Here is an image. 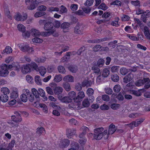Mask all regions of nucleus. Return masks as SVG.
<instances>
[{
	"label": "nucleus",
	"mask_w": 150,
	"mask_h": 150,
	"mask_svg": "<svg viewBox=\"0 0 150 150\" xmlns=\"http://www.w3.org/2000/svg\"><path fill=\"white\" fill-rule=\"evenodd\" d=\"M103 130L104 128L102 127L95 129L94 130L93 138L97 140H99L104 137L105 139H108V135L107 134V130H106L103 132Z\"/></svg>",
	"instance_id": "nucleus-1"
},
{
	"label": "nucleus",
	"mask_w": 150,
	"mask_h": 150,
	"mask_svg": "<svg viewBox=\"0 0 150 150\" xmlns=\"http://www.w3.org/2000/svg\"><path fill=\"white\" fill-rule=\"evenodd\" d=\"M31 33L32 35L35 37H39L40 35L42 36L47 37L51 34V32H40L38 30L32 28L31 30Z\"/></svg>",
	"instance_id": "nucleus-2"
},
{
	"label": "nucleus",
	"mask_w": 150,
	"mask_h": 150,
	"mask_svg": "<svg viewBox=\"0 0 150 150\" xmlns=\"http://www.w3.org/2000/svg\"><path fill=\"white\" fill-rule=\"evenodd\" d=\"M31 91L32 93H30V94L29 95L28 97L29 101L32 102L34 101L35 99L34 96H35L37 101L39 100L40 97L38 94V92L37 90L35 88H33L32 89Z\"/></svg>",
	"instance_id": "nucleus-3"
},
{
	"label": "nucleus",
	"mask_w": 150,
	"mask_h": 150,
	"mask_svg": "<svg viewBox=\"0 0 150 150\" xmlns=\"http://www.w3.org/2000/svg\"><path fill=\"white\" fill-rule=\"evenodd\" d=\"M25 2L27 5H28V8L30 10H33L37 6L39 3L37 0H25Z\"/></svg>",
	"instance_id": "nucleus-4"
},
{
	"label": "nucleus",
	"mask_w": 150,
	"mask_h": 150,
	"mask_svg": "<svg viewBox=\"0 0 150 150\" xmlns=\"http://www.w3.org/2000/svg\"><path fill=\"white\" fill-rule=\"evenodd\" d=\"M84 26L81 23H78L74 28V32L76 34L82 35L83 33Z\"/></svg>",
	"instance_id": "nucleus-5"
},
{
	"label": "nucleus",
	"mask_w": 150,
	"mask_h": 150,
	"mask_svg": "<svg viewBox=\"0 0 150 150\" xmlns=\"http://www.w3.org/2000/svg\"><path fill=\"white\" fill-rule=\"evenodd\" d=\"M19 47L21 50L23 52H27L30 54H32L34 52L33 49L30 47L28 45H20Z\"/></svg>",
	"instance_id": "nucleus-6"
},
{
	"label": "nucleus",
	"mask_w": 150,
	"mask_h": 150,
	"mask_svg": "<svg viewBox=\"0 0 150 150\" xmlns=\"http://www.w3.org/2000/svg\"><path fill=\"white\" fill-rule=\"evenodd\" d=\"M8 73L7 69V65L6 64H2L0 70V76H5L8 74Z\"/></svg>",
	"instance_id": "nucleus-7"
},
{
	"label": "nucleus",
	"mask_w": 150,
	"mask_h": 150,
	"mask_svg": "<svg viewBox=\"0 0 150 150\" xmlns=\"http://www.w3.org/2000/svg\"><path fill=\"white\" fill-rule=\"evenodd\" d=\"M27 18V15L26 13L22 16L20 13H16L14 16V18L17 21H23L26 20Z\"/></svg>",
	"instance_id": "nucleus-8"
},
{
	"label": "nucleus",
	"mask_w": 150,
	"mask_h": 150,
	"mask_svg": "<svg viewBox=\"0 0 150 150\" xmlns=\"http://www.w3.org/2000/svg\"><path fill=\"white\" fill-rule=\"evenodd\" d=\"M111 40V38H104L100 39H97L89 40L88 41V42L90 43H99L100 42L109 40Z\"/></svg>",
	"instance_id": "nucleus-9"
},
{
	"label": "nucleus",
	"mask_w": 150,
	"mask_h": 150,
	"mask_svg": "<svg viewBox=\"0 0 150 150\" xmlns=\"http://www.w3.org/2000/svg\"><path fill=\"white\" fill-rule=\"evenodd\" d=\"M150 81L149 78H144L143 79H139L135 82V84L137 86H142L145 83H148Z\"/></svg>",
	"instance_id": "nucleus-10"
},
{
	"label": "nucleus",
	"mask_w": 150,
	"mask_h": 150,
	"mask_svg": "<svg viewBox=\"0 0 150 150\" xmlns=\"http://www.w3.org/2000/svg\"><path fill=\"white\" fill-rule=\"evenodd\" d=\"M21 70L22 72L24 74L30 72L31 71L29 64L23 65L21 68Z\"/></svg>",
	"instance_id": "nucleus-11"
},
{
	"label": "nucleus",
	"mask_w": 150,
	"mask_h": 150,
	"mask_svg": "<svg viewBox=\"0 0 150 150\" xmlns=\"http://www.w3.org/2000/svg\"><path fill=\"white\" fill-rule=\"evenodd\" d=\"M24 93L21 95V99L23 102H25L28 100V96L30 94V92L28 90L25 89Z\"/></svg>",
	"instance_id": "nucleus-12"
},
{
	"label": "nucleus",
	"mask_w": 150,
	"mask_h": 150,
	"mask_svg": "<svg viewBox=\"0 0 150 150\" xmlns=\"http://www.w3.org/2000/svg\"><path fill=\"white\" fill-rule=\"evenodd\" d=\"M44 28L45 30L49 31L54 29L52 23L50 21H48L45 24Z\"/></svg>",
	"instance_id": "nucleus-13"
},
{
	"label": "nucleus",
	"mask_w": 150,
	"mask_h": 150,
	"mask_svg": "<svg viewBox=\"0 0 150 150\" xmlns=\"http://www.w3.org/2000/svg\"><path fill=\"white\" fill-rule=\"evenodd\" d=\"M85 96L84 93L83 91H80L78 93V95L75 99H74V102L78 103L80 102L81 99Z\"/></svg>",
	"instance_id": "nucleus-14"
},
{
	"label": "nucleus",
	"mask_w": 150,
	"mask_h": 150,
	"mask_svg": "<svg viewBox=\"0 0 150 150\" xmlns=\"http://www.w3.org/2000/svg\"><path fill=\"white\" fill-rule=\"evenodd\" d=\"M70 25V24L68 22H64L61 24L60 27L63 29L64 32H66L69 30Z\"/></svg>",
	"instance_id": "nucleus-15"
},
{
	"label": "nucleus",
	"mask_w": 150,
	"mask_h": 150,
	"mask_svg": "<svg viewBox=\"0 0 150 150\" xmlns=\"http://www.w3.org/2000/svg\"><path fill=\"white\" fill-rule=\"evenodd\" d=\"M134 77L133 74L132 73H129L127 75L125 76L123 79V82L127 83L131 81Z\"/></svg>",
	"instance_id": "nucleus-16"
},
{
	"label": "nucleus",
	"mask_w": 150,
	"mask_h": 150,
	"mask_svg": "<svg viewBox=\"0 0 150 150\" xmlns=\"http://www.w3.org/2000/svg\"><path fill=\"white\" fill-rule=\"evenodd\" d=\"M11 119L12 121L17 123L20 122L22 120V118L20 115L12 116Z\"/></svg>",
	"instance_id": "nucleus-17"
},
{
	"label": "nucleus",
	"mask_w": 150,
	"mask_h": 150,
	"mask_svg": "<svg viewBox=\"0 0 150 150\" xmlns=\"http://www.w3.org/2000/svg\"><path fill=\"white\" fill-rule=\"evenodd\" d=\"M70 144V141L67 139H64L62 140L61 146L62 148H65L68 146Z\"/></svg>",
	"instance_id": "nucleus-18"
},
{
	"label": "nucleus",
	"mask_w": 150,
	"mask_h": 150,
	"mask_svg": "<svg viewBox=\"0 0 150 150\" xmlns=\"http://www.w3.org/2000/svg\"><path fill=\"white\" fill-rule=\"evenodd\" d=\"M116 130L115 126L113 124L110 125L108 129V134H113Z\"/></svg>",
	"instance_id": "nucleus-19"
},
{
	"label": "nucleus",
	"mask_w": 150,
	"mask_h": 150,
	"mask_svg": "<svg viewBox=\"0 0 150 150\" xmlns=\"http://www.w3.org/2000/svg\"><path fill=\"white\" fill-rule=\"evenodd\" d=\"M63 80L66 82H73L74 81V77L71 75H67L65 76Z\"/></svg>",
	"instance_id": "nucleus-20"
},
{
	"label": "nucleus",
	"mask_w": 150,
	"mask_h": 150,
	"mask_svg": "<svg viewBox=\"0 0 150 150\" xmlns=\"http://www.w3.org/2000/svg\"><path fill=\"white\" fill-rule=\"evenodd\" d=\"M37 91L39 96H40L43 97L44 99V100H47V98L45 96V92L41 88L39 89Z\"/></svg>",
	"instance_id": "nucleus-21"
},
{
	"label": "nucleus",
	"mask_w": 150,
	"mask_h": 150,
	"mask_svg": "<svg viewBox=\"0 0 150 150\" xmlns=\"http://www.w3.org/2000/svg\"><path fill=\"white\" fill-rule=\"evenodd\" d=\"M110 71L109 68L104 69L103 71L102 75L104 78L107 77L110 74Z\"/></svg>",
	"instance_id": "nucleus-22"
},
{
	"label": "nucleus",
	"mask_w": 150,
	"mask_h": 150,
	"mask_svg": "<svg viewBox=\"0 0 150 150\" xmlns=\"http://www.w3.org/2000/svg\"><path fill=\"white\" fill-rule=\"evenodd\" d=\"M30 65V68H31V70H35L36 71H38L39 68L37 64L35 62H32L29 64Z\"/></svg>",
	"instance_id": "nucleus-23"
},
{
	"label": "nucleus",
	"mask_w": 150,
	"mask_h": 150,
	"mask_svg": "<svg viewBox=\"0 0 150 150\" xmlns=\"http://www.w3.org/2000/svg\"><path fill=\"white\" fill-rule=\"evenodd\" d=\"M149 28L146 26L144 27V33L146 38L150 40V34L149 32Z\"/></svg>",
	"instance_id": "nucleus-24"
},
{
	"label": "nucleus",
	"mask_w": 150,
	"mask_h": 150,
	"mask_svg": "<svg viewBox=\"0 0 150 150\" xmlns=\"http://www.w3.org/2000/svg\"><path fill=\"white\" fill-rule=\"evenodd\" d=\"M62 88L59 86L56 87L54 89V93L55 94H60L62 93Z\"/></svg>",
	"instance_id": "nucleus-25"
},
{
	"label": "nucleus",
	"mask_w": 150,
	"mask_h": 150,
	"mask_svg": "<svg viewBox=\"0 0 150 150\" xmlns=\"http://www.w3.org/2000/svg\"><path fill=\"white\" fill-rule=\"evenodd\" d=\"M12 51V50L11 48L9 46H7L6 47L4 50L1 53L3 54L6 53L8 54L11 53Z\"/></svg>",
	"instance_id": "nucleus-26"
},
{
	"label": "nucleus",
	"mask_w": 150,
	"mask_h": 150,
	"mask_svg": "<svg viewBox=\"0 0 150 150\" xmlns=\"http://www.w3.org/2000/svg\"><path fill=\"white\" fill-rule=\"evenodd\" d=\"M69 70L72 73H76L78 70L77 66L75 65H71L68 67Z\"/></svg>",
	"instance_id": "nucleus-27"
},
{
	"label": "nucleus",
	"mask_w": 150,
	"mask_h": 150,
	"mask_svg": "<svg viewBox=\"0 0 150 150\" xmlns=\"http://www.w3.org/2000/svg\"><path fill=\"white\" fill-rule=\"evenodd\" d=\"M18 96V89L16 88L13 90V92L11 93L10 97L11 98H16Z\"/></svg>",
	"instance_id": "nucleus-28"
},
{
	"label": "nucleus",
	"mask_w": 150,
	"mask_h": 150,
	"mask_svg": "<svg viewBox=\"0 0 150 150\" xmlns=\"http://www.w3.org/2000/svg\"><path fill=\"white\" fill-rule=\"evenodd\" d=\"M38 71L42 76H43L46 72V68L44 67H39Z\"/></svg>",
	"instance_id": "nucleus-29"
},
{
	"label": "nucleus",
	"mask_w": 150,
	"mask_h": 150,
	"mask_svg": "<svg viewBox=\"0 0 150 150\" xmlns=\"http://www.w3.org/2000/svg\"><path fill=\"white\" fill-rule=\"evenodd\" d=\"M90 105V102L88 98L85 99L82 102V105L83 107H87Z\"/></svg>",
	"instance_id": "nucleus-30"
},
{
	"label": "nucleus",
	"mask_w": 150,
	"mask_h": 150,
	"mask_svg": "<svg viewBox=\"0 0 150 150\" xmlns=\"http://www.w3.org/2000/svg\"><path fill=\"white\" fill-rule=\"evenodd\" d=\"M75 132V130L73 129L69 130L67 134V137L69 138H70L71 136L74 134Z\"/></svg>",
	"instance_id": "nucleus-31"
},
{
	"label": "nucleus",
	"mask_w": 150,
	"mask_h": 150,
	"mask_svg": "<svg viewBox=\"0 0 150 150\" xmlns=\"http://www.w3.org/2000/svg\"><path fill=\"white\" fill-rule=\"evenodd\" d=\"M63 86L67 91H69L71 90L70 84L68 82L64 83L63 84Z\"/></svg>",
	"instance_id": "nucleus-32"
},
{
	"label": "nucleus",
	"mask_w": 150,
	"mask_h": 150,
	"mask_svg": "<svg viewBox=\"0 0 150 150\" xmlns=\"http://www.w3.org/2000/svg\"><path fill=\"white\" fill-rule=\"evenodd\" d=\"M1 91L3 94L8 95L10 91L7 87H3L1 88Z\"/></svg>",
	"instance_id": "nucleus-33"
},
{
	"label": "nucleus",
	"mask_w": 150,
	"mask_h": 150,
	"mask_svg": "<svg viewBox=\"0 0 150 150\" xmlns=\"http://www.w3.org/2000/svg\"><path fill=\"white\" fill-rule=\"evenodd\" d=\"M130 69H127L125 68H122L120 69V72L122 75H125L129 71Z\"/></svg>",
	"instance_id": "nucleus-34"
},
{
	"label": "nucleus",
	"mask_w": 150,
	"mask_h": 150,
	"mask_svg": "<svg viewBox=\"0 0 150 150\" xmlns=\"http://www.w3.org/2000/svg\"><path fill=\"white\" fill-rule=\"evenodd\" d=\"M62 79V76L60 74L56 75L54 77V81L56 82H58Z\"/></svg>",
	"instance_id": "nucleus-35"
},
{
	"label": "nucleus",
	"mask_w": 150,
	"mask_h": 150,
	"mask_svg": "<svg viewBox=\"0 0 150 150\" xmlns=\"http://www.w3.org/2000/svg\"><path fill=\"white\" fill-rule=\"evenodd\" d=\"M111 79L114 82H117L119 80V76L117 74H114L112 76Z\"/></svg>",
	"instance_id": "nucleus-36"
},
{
	"label": "nucleus",
	"mask_w": 150,
	"mask_h": 150,
	"mask_svg": "<svg viewBox=\"0 0 150 150\" xmlns=\"http://www.w3.org/2000/svg\"><path fill=\"white\" fill-rule=\"evenodd\" d=\"M1 101L3 102H6L8 99V95L6 94H3L1 96Z\"/></svg>",
	"instance_id": "nucleus-37"
},
{
	"label": "nucleus",
	"mask_w": 150,
	"mask_h": 150,
	"mask_svg": "<svg viewBox=\"0 0 150 150\" xmlns=\"http://www.w3.org/2000/svg\"><path fill=\"white\" fill-rule=\"evenodd\" d=\"M18 30L22 32H24L25 30V28L23 25L19 24L17 25Z\"/></svg>",
	"instance_id": "nucleus-38"
},
{
	"label": "nucleus",
	"mask_w": 150,
	"mask_h": 150,
	"mask_svg": "<svg viewBox=\"0 0 150 150\" xmlns=\"http://www.w3.org/2000/svg\"><path fill=\"white\" fill-rule=\"evenodd\" d=\"M45 14V13L44 12L41 11L37 12L35 13L34 16L35 17L38 18L43 16Z\"/></svg>",
	"instance_id": "nucleus-39"
},
{
	"label": "nucleus",
	"mask_w": 150,
	"mask_h": 150,
	"mask_svg": "<svg viewBox=\"0 0 150 150\" xmlns=\"http://www.w3.org/2000/svg\"><path fill=\"white\" fill-rule=\"evenodd\" d=\"M102 46L99 45H96L93 48V50L94 52L101 51Z\"/></svg>",
	"instance_id": "nucleus-40"
},
{
	"label": "nucleus",
	"mask_w": 150,
	"mask_h": 150,
	"mask_svg": "<svg viewBox=\"0 0 150 150\" xmlns=\"http://www.w3.org/2000/svg\"><path fill=\"white\" fill-rule=\"evenodd\" d=\"M35 83L38 85H41V80L40 79V76H39L37 75L35 76Z\"/></svg>",
	"instance_id": "nucleus-41"
},
{
	"label": "nucleus",
	"mask_w": 150,
	"mask_h": 150,
	"mask_svg": "<svg viewBox=\"0 0 150 150\" xmlns=\"http://www.w3.org/2000/svg\"><path fill=\"white\" fill-rule=\"evenodd\" d=\"M68 96V97L69 98L71 99V101L72 99L74 100V99L76 98H75L76 96V93L75 92L72 91L71 93H69Z\"/></svg>",
	"instance_id": "nucleus-42"
},
{
	"label": "nucleus",
	"mask_w": 150,
	"mask_h": 150,
	"mask_svg": "<svg viewBox=\"0 0 150 150\" xmlns=\"http://www.w3.org/2000/svg\"><path fill=\"white\" fill-rule=\"evenodd\" d=\"M104 60L103 59H100L98 61L97 66L99 67H102L104 65Z\"/></svg>",
	"instance_id": "nucleus-43"
},
{
	"label": "nucleus",
	"mask_w": 150,
	"mask_h": 150,
	"mask_svg": "<svg viewBox=\"0 0 150 150\" xmlns=\"http://www.w3.org/2000/svg\"><path fill=\"white\" fill-rule=\"evenodd\" d=\"M121 87L118 84L116 85L113 87V90L116 93H118L120 91Z\"/></svg>",
	"instance_id": "nucleus-44"
},
{
	"label": "nucleus",
	"mask_w": 150,
	"mask_h": 150,
	"mask_svg": "<svg viewBox=\"0 0 150 150\" xmlns=\"http://www.w3.org/2000/svg\"><path fill=\"white\" fill-rule=\"evenodd\" d=\"M62 102L65 103H69L71 102V99L68 96H65L63 97L62 100Z\"/></svg>",
	"instance_id": "nucleus-45"
},
{
	"label": "nucleus",
	"mask_w": 150,
	"mask_h": 150,
	"mask_svg": "<svg viewBox=\"0 0 150 150\" xmlns=\"http://www.w3.org/2000/svg\"><path fill=\"white\" fill-rule=\"evenodd\" d=\"M58 69L59 72L62 74H64L66 72V70L64 67L62 66H59Z\"/></svg>",
	"instance_id": "nucleus-46"
},
{
	"label": "nucleus",
	"mask_w": 150,
	"mask_h": 150,
	"mask_svg": "<svg viewBox=\"0 0 150 150\" xmlns=\"http://www.w3.org/2000/svg\"><path fill=\"white\" fill-rule=\"evenodd\" d=\"M92 70L95 73H98L100 71V69L98 68V66L97 65H95L92 67Z\"/></svg>",
	"instance_id": "nucleus-47"
},
{
	"label": "nucleus",
	"mask_w": 150,
	"mask_h": 150,
	"mask_svg": "<svg viewBox=\"0 0 150 150\" xmlns=\"http://www.w3.org/2000/svg\"><path fill=\"white\" fill-rule=\"evenodd\" d=\"M93 90L91 88H88L86 91V93L88 96H91L94 93Z\"/></svg>",
	"instance_id": "nucleus-48"
},
{
	"label": "nucleus",
	"mask_w": 150,
	"mask_h": 150,
	"mask_svg": "<svg viewBox=\"0 0 150 150\" xmlns=\"http://www.w3.org/2000/svg\"><path fill=\"white\" fill-rule=\"evenodd\" d=\"M94 2V0H87L84 5L87 6H90L92 5Z\"/></svg>",
	"instance_id": "nucleus-49"
},
{
	"label": "nucleus",
	"mask_w": 150,
	"mask_h": 150,
	"mask_svg": "<svg viewBox=\"0 0 150 150\" xmlns=\"http://www.w3.org/2000/svg\"><path fill=\"white\" fill-rule=\"evenodd\" d=\"M53 26L54 25L55 27L58 28H59L60 26H61V24L60 21H55L53 23Z\"/></svg>",
	"instance_id": "nucleus-50"
},
{
	"label": "nucleus",
	"mask_w": 150,
	"mask_h": 150,
	"mask_svg": "<svg viewBox=\"0 0 150 150\" xmlns=\"http://www.w3.org/2000/svg\"><path fill=\"white\" fill-rule=\"evenodd\" d=\"M67 10V8L64 6L62 5L61 6V9L60 10L59 12L60 14H62L66 13Z\"/></svg>",
	"instance_id": "nucleus-51"
},
{
	"label": "nucleus",
	"mask_w": 150,
	"mask_h": 150,
	"mask_svg": "<svg viewBox=\"0 0 150 150\" xmlns=\"http://www.w3.org/2000/svg\"><path fill=\"white\" fill-rule=\"evenodd\" d=\"M38 37H35V38L32 39V41L33 42L36 43H41L42 42L43 40L37 38Z\"/></svg>",
	"instance_id": "nucleus-52"
},
{
	"label": "nucleus",
	"mask_w": 150,
	"mask_h": 150,
	"mask_svg": "<svg viewBox=\"0 0 150 150\" xmlns=\"http://www.w3.org/2000/svg\"><path fill=\"white\" fill-rule=\"evenodd\" d=\"M44 131V129L42 127H40L39 128H38L37 129V131L36 132L37 134L38 135H40Z\"/></svg>",
	"instance_id": "nucleus-53"
},
{
	"label": "nucleus",
	"mask_w": 150,
	"mask_h": 150,
	"mask_svg": "<svg viewBox=\"0 0 150 150\" xmlns=\"http://www.w3.org/2000/svg\"><path fill=\"white\" fill-rule=\"evenodd\" d=\"M131 3L134 6L137 7V8L139 7L140 6V2L138 0L132 1Z\"/></svg>",
	"instance_id": "nucleus-54"
},
{
	"label": "nucleus",
	"mask_w": 150,
	"mask_h": 150,
	"mask_svg": "<svg viewBox=\"0 0 150 150\" xmlns=\"http://www.w3.org/2000/svg\"><path fill=\"white\" fill-rule=\"evenodd\" d=\"M15 140H11V142L9 144L8 147L10 150H11L12 148L14 147L15 144Z\"/></svg>",
	"instance_id": "nucleus-55"
},
{
	"label": "nucleus",
	"mask_w": 150,
	"mask_h": 150,
	"mask_svg": "<svg viewBox=\"0 0 150 150\" xmlns=\"http://www.w3.org/2000/svg\"><path fill=\"white\" fill-rule=\"evenodd\" d=\"M100 108L103 110H107L109 108V107L107 105L104 104L100 107Z\"/></svg>",
	"instance_id": "nucleus-56"
},
{
	"label": "nucleus",
	"mask_w": 150,
	"mask_h": 150,
	"mask_svg": "<svg viewBox=\"0 0 150 150\" xmlns=\"http://www.w3.org/2000/svg\"><path fill=\"white\" fill-rule=\"evenodd\" d=\"M120 106L119 104L113 103L111 105V108L113 110H117L118 109Z\"/></svg>",
	"instance_id": "nucleus-57"
},
{
	"label": "nucleus",
	"mask_w": 150,
	"mask_h": 150,
	"mask_svg": "<svg viewBox=\"0 0 150 150\" xmlns=\"http://www.w3.org/2000/svg\"><path fill=\"white\" fill-rule=\"evenodd\" d=\"M98 8L99 9H102L103 10H105L108 8L107 6H106L105 4L103 3L101 4Z\"/></svg>",
	"instance_id": "nucleus-58"
},
{
	"label": "nucleus",
	"mask_w": 150,
	"mask_h": 150,
	"mask_svg": "<svg viewBox=\"0 0 150 150\" xmlns=\"http://www.w3.org/2000/svg\"><path fill=\"white\" fill-rule=\"evenodd\" d=\"M101 98L103 100L106 101H108L110 99L109 96L107 95H103L102 96Z\"/></svg>",
	"instance_id": "nucleus-59"
},
{
	"label": "nucleus",
	"mask_w": 150,
	"mask_h": 150,
	"mask_svg": "<svg viewBox=\"0 0 150 150\" xmlns=\"http://www.w3.org/2000/svg\"><path fill=\"white\" fill-rule=\"evenodd\" d=\"M144 120L143 119H141L140 120H137L136 121H134V126L135 127H137L141 123L143 122Z\"/></svg>",
	"instance_id": "nucleus-60"
},
{
	"label": "nucleus",
	"mask_w": 150,
	"mask_h": 150,
	"mask_svg": "<svg viewBox=\"0 0 150 150\" xmlns=\"http://www.w3.org/2000/svg\"><path fill=\"white\" fill-rule=\"evenodd\" d=\"M103 77L100 75L98 76L96 79V82L98 84H99L103 80Z\"/></svg>",
	"instance_id": "nucleus-61"
},
{
	"label": "nucleus",
	"mask_w": 150,
	"mask_h": 150,
	"mask_svg": "<svg viewBox=\"0 0 150 150\" xmlns=\"http://www.w3.org/2000/svg\"><path fill=\"white\" fill-rule=\"evenodd\" d=\"M105 91L107 94L109 95H111L113 92L112 89L110 88H105Z\"/></svg>",
	"instance_id": "nucleus-62"
},
{
	"label": "nucleus",
	"mask_w": 150,
	"mask_h": 150,
	"mask_svg": "<svg viewBox=\"0 0 150 150\" xmlns=\"http://www.w3.org/2000/svg\"><path fill=\"white\" fill-rule=\"evenodd\" d=\"M81 129L82 130V132L86 134L87 132L89 131V129L86 127L83 126L81 128Z\"/></svg>",
	"instance_id": "nucleus-63"
},
{
	"label": "nucleus",
	"mask_w": 150,
	"mask_h": 150,
	"mask_svg": "<svg viewBox=\"0 0 150 150\" xmlns=\"http://www.w3.org/2000/svg\"><path fill=\"white\" fill-rule=\"evenodd\" d=\"M26 81L29 83H31L32 81L33 80V78L30 75H28L26 76Z\"/></svg>",
	"instance_id": "nucleus-64"
}]
</instances>
